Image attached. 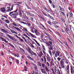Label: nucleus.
I'll return each instance as SVG.
<instances>
[{"mask_svg":"<svg viewBox=\"0 0 74 74\" xmlns=\"http://www.w3.org/2000/svg\"><path fill=\"white\" fill-rule=\"evenodd\" d=\"M71 27H72V26H71V25H69V29H69V31H71Z\"/></svg>","mask_w":74,"mask_h":74,"instance_id":"34","label":"nucleus"},{"mask_svg":"<svg viewBox=\"0 0 74 74\" xmlns=\"http://www.w3.org/2000/svg\"><path fill=\"white\" fill-rule=\"evenodd\" d=\"M27 25L29 27L31 26V25L30 23H28L27 24Z\"/></svg>","mask_w":74,"mask_h":74,"instance_id":"53","label":"nucleus"},{"mask_svg":"<svg viewBox=\"0 0 74 74\" xmlns=\"http://www.w3.org/2000/svg\"><path fill=\"white\" fill-rule=\"evenodd\" d=\"M16 23L18 25V26H20V27H23V26H22L21 24H18L17 23Z\"/></svg>","mask_w":74,"mask_h":74,"instance_id":"46","label":"nucleus"},{"mask_svg":"<svg viewBox=\"0 0 74 74\" xmlns=\"http://www.w3.org/2000/svg\"><path fill=\"white\" fill-rule=\"evenodd\" d=\"M14 27V28L15 29L17 30L20 33H22V30H21L19 29V28L18 27H15L14 26H13Z\"/></svg>","mask_w":74,"mask_h":74,"instance_id":"9","label":"nucleus"},{"mask_svg":"<svg viewBox=\"0 0 74 74\" xmlns=\"http://www.w3.org/2000/svg\"><path fill=\"white\" fill-rule=\"evenodd\" d=\"M57 59L58 60V61L59 62V61L60 60V59H61L60 58V57H58V58H57Z\"/></svg>","mask_w":74,"mask_h":74,"instance_id":"57","label":"nucleus"},{"mask_svg":"<svg viewBox=\"0 0 74 74\" xmlns=\"http://www.w3.org/2000/svg\"><path fill=\"white\" fill-rule=\"evenodd\" d=\"M31 55H32V56L34 55V56L35 57H36L37 56V54L36 53H34L33 51L31 53Z\"/></svg>","mask_w":74,"mask_h":74,"instance_id":"15","label":"nucleus"},{"mask_svg":"<svg viewBox=\"0 0 74 74\" xmlns=\"http://www.w3.org/2000/svg\"><path fill=\"white\" fill-rule=\"evenodd\" d=\"M47 23H48V24L50 25V26H52V23H51V22L49 21H47Z\"/></svg>","mask_w":74,"mask_h":74,"instance_id":"31","label":"nucleus"},{"mask_svg":"<svg viewBox=\"0 0 74 74\" xmlns=\"http://www.w3.org/2000/svg\"><path fill=\"white\" fill-rule=\"evenodd\" d=\"M42 52H43L44 54V55H45V56H46V55H47V53H46V52H45V51H44V50H42Z\"/></svg>","mask_w":74,"mask_h":74,"instance_id":"33","label":"nucleus"},{"mask_svg":"<svg viewBox=\"0 0 74 74\" xmlns=\"http://www.w3.org/2000/svg\"><path fill=\"white\" fill-rule=\"evenodd\" d=\"M13 23H12V24L13 25H14V26H16V27H19V26L17 24H16V23H15L13 21Z\"/></svg>","mask_w":74,"mask_h":74,"instance_id":"17","label":"nucleus"},{"mask_svg":"<svg viewBox=\"0 0 74 74\" xmlns=\"http://www.w3.org/2000/svg\"><path fill=\"white\" fill-rule=\"evenodd\" d=\"M18 12H17L16 13H15L11 15V16H13V17L14 18H16V16H18Z\"/></svg>","mask_w":74,"mask_h":74,"instance_id":"4","label":"nucleus"},{"mask_svg":"<svg viewBox=\"0 0 74 74\" xmlns=\"http://www.w3.org/2000/svg\"><path fill=\"white\" fill-rule=\"evenodd\" d=\"M60 63L61 65L64 64V62H63V60L61 61Z\"/></svg>","mask_w":74,"mask_h":74,"instance_id":"29","label":"nucleus"},{"mask_svg":"<svg viewBox=\"0 0 74 74\" xmlns=\"http://www.w3.org/2000/svg\"><path fill=\"white\" fill-rule=\"evenodd\" d=\"M34 32L36 36H39L41 35V33H40L37 30H34Z\"/></svg>","mask_w":74,"mask_h":74,"instance_id":"6","label":"nucleus"},{"mask_svg":"<svg viewBox=\"0 0 74 74\" xmlns=\"http://www.w3.org/2000/svg\"><path fill=\"white\" fill-rule=\"evenodd\" d=\"M51 70L53 74H56V73L55 72V71L53 70V69H51Z\"/></svg>","mask_w":74,"mask_h":74,"instance_id":"32","label":"nucleus"},{"mask_svg":"<svg viewBox=\"0 0 74 74\" xmlns=\"http://www.w3.org/2000/svg\"><path fill=\"white\" fill-rule=\"evenodd\" d=\"M42 48L44 50V51H45V47H44V46H42Z\"/></svg>","mask_w":74,"mask_h":74,"instance_id":"63","label":"nucleus"},{"mask_svg":"<svg viewBox=\"0 0 74 74\" xmlns=\"http://www.w3.org/2000/svg\"><path fill=\"white\" fill-rule=\"evenodd\" d=\"M22 28H23V29H22V30L23 32H28V31L27 30V28L23 27Z\"/></svg>","mask_w":74,"mask_h":74,"instance_id":"12","label":"nucleus"},{"mask_svg":"<svg viewBox=\"0 0 74 74\" xmlns=\"http://www.w3.org/2000/svg\"><path fill=\"white\" fill-rule=\"evenodd\" d=\"M52 23L54 25H56V24H57V23H58V22L57 21H52Z\"/></svg>","mask_w":74,"mask_h":74,"instance_id":"30","label":"nucleus"},{"mask_svg":"<svg viewBox=\"0 0 74 74\" xmlns=\"http://www.w3.org/2000/svg\"><path fill=\"white\" fill-rule=\"evenodd\" d=\"M25 42H29V40L28 39H25Z\"/></svg>","mask_w":74,"mask_h":74,"instance_id":"64","label":"nucleus"},{"mask_svg":"<svg viewBox=\"0 0 74 74\" xmlns=\"http://www.w3.org/2000/svg\"><path fill=\"white\" fill-rule=\"evenodd\" d=\"M51 19L52 20H53V21H56V20L54 19V18H53V17L52 16H51Z\"/></svg>","mask_w":74,"mask_h":74,"instance_id":"48","label":"nucleus"},{"mask_svg":"<svg viewBox=\"0 0 74 74\" xmlns=\"http://www.w3.org/2000/svg\"><path fill=\"white\" fill-rule=\"evenodd\" d=\"M48 9L49 10V11H50V12H51L53 13V10H52V9H51V8H50V6H49L48 7Z\"/></svg>","mask_w":74,"mask_h":74,"instance_id":"24","label":"nucleus"},{"mask_svg":"<svg viewBox=\"0 0 74 74\" xmlns=\"http://www.w3.org/2000/svg\"><path fill=\"white\" fill-rule=\"evenodd\" d=\"M48 0L49 3H50V4H52V1H51V0Z\"/></svg>","mask_w":74,"mask_h":74,"instance_id":"58","label":"nucleus"},{"mask_svg":"<svg viewBox=\"0 0 74 74\" xmlns=\"http://www.w3.org/2000/svg\"><path fill=\"white\" fill-rule=\"evenodd\" d=\"M45 69L46 71L47 72H49V69L48 68L47 66L45 67Z\"/></svg>","mask_w":74,"mask_h":74,"instance_id":"18","label":"nucleus"},{"mask_svg":"<svg viewBox=\"0 0 74 74\" xmlns=\"http://www.w3.org/2000/svg\"><path fill=\"white\" fill-rule=\"evenodd\" d=\"M54 26L55 27H56V28H57V29H58V27H59V26L56 25H54Z\"/></svg>","mask_w":74,"mask_h":74,"instance_id":"45","label":"nucleus"},{"mask_svg":"<svg viewBox=\"0 0 74 74\" xmlns=\"http://www.w3.org/2000/svg\"><path fill=\"white\" fill-rule=\"evenodd\" d=\"M71 67V68H70V70H71V73L72 74H74V71H73V67L71 66H70Z\"/></svg>","mask_w":74,"mask_h":74,"instance_id":"11","label":"nucleus"},{"mask_svg":"<svg viewBox=\"0 0 74 74\" xmlns=\"http://www.w3.org/2000/svg\"><path fill=\"white\" fill-rule=\"evenodd\" d=\"M61 12V13L60 14V15H61V16H63H63H65L64 12Z\"/></svg>","mask_w":74,"mask_h":74,"instance_id":"22","label":"nucleus"},{"mask_svg":"<svg viewBox=\"0 0 74 74\" xmlns=\"http://www.w3.org/2000/svg\"><path fill=\"white\" fill-rule=\"evenodd\" d=\"M0 10H1V11L3 13H5V11L6 10H5V8H1Z\"/></svg>","mask_w":74,"mask_h":74,"instance_id":"8","label":"nucleus"},{"mask_svg":"<svg viewBox=\"0 0 74 74\" xmlns=\"http://www.w3.org/2000/svg\"><path fill=\"white\" fill-rule=\"evenodd\" d=\"M69 14L70 16H73V13H72V12L70 11L69 12Z\"/></svg>","mask_w":74,"mask_h":74,"instance_id":"37","label":"nucleus"},{"mask_svg":"<svg viewBox=\"0 0 74 74\" xmlns=\"http://www.w3.org/2000/svg\"><path fill=\"white\" fill-rule=\"evenodd\" d=\"M14 56H15V57H17V58H19V54L18 53H16V54H15V55H14Z\"/></svg>","mask_w":74,"mask_h":74,"instance_id":"21","label":"nucleus"},{"mask_svg":"<svg viewBox=\"0 0 74 74\" xmlns=\"http://www.w3.org/2000/svg\"><path fill=\"white\" fill-rule=\"evenodd\" d=\"M46 45L47 47H49L48 48L49 49V53H50L51 56H52V52H51V50L53 49V46H52V42L48 41V42H46ZM50 46V47H49Z\"/></svg>","mask_w":74,"mask_h":74,"instance_id":"1","label":"nucleus"},{"mask_svg":"<svg viewBox=\"0 0 74 74\" xmlns=\"http://www.w3.org/2000/svg\"><path fill=\"white\" fill-rule=\"evenodd\" d=\"M20 41H21V42H24V41L23 40V39H22L21 38V39H20Z\"/></svg>","mask_w":74,"mask_h":74,"instance_id":"51","label":"nucleus"},{"mask_svg":"<svg viewBox=\"0 0 74 74\" xmlns=\"http://www.w3.org/2000/svg\"><path fill=\"white\" fill-rule=\"evenodd\" d=\"M42 73L44 74H47V73L46 72V71L43 69H40Z\"/></svg>","mask_w":74,"mask_h":74,"instance_id":"7","label":"nucleus"},{"mask_svg":"<svg viewBox=\"0 0 74 74\" xmlns=\"http://www.w3.org/2000/svg\"><path fill=\"white\" fill-rule=\"evenodd\" d=\"M0 38L1 39V40H3V41H4V40H5V39L3 38V37H0Z\"/></svg>","mask_w":74,"mask_h":74,"instance_id":"47","label":"nucleus"},{"mask_svg":"<svg viewBox=\"0 0 74 74\" xmlns=\"http://www.w3.org/2000/svg\"><path fill=\"white\" fill-rule=\"evenodd\" d=\"M28 33H29V34L30 35V36L32 37V38H35L36 36L34 35H33V34L31 33L30 32H28Z\"/></svg>","mask_w":74,"mask_h":74,"instance_id":"10","label":"nucleus"},{"mask_svg":"<svg viewBox=\"0 0 74 74\" xmlns=\"http://www.w3.org/2000/svg\"><path fill=\"white\" fill-rule=\"evenodd\" d=\"M38 65L39 66H40V67H41V63H40V62H38Z\"/></svg>","mask_w":74,"mask_h":74,"instance_id":"26","label":"nucleus"},{"mask_svg":"<svg viewBox=\"0 0 74 74\" xmlns=\"http://www.w3.org/2000/svg\"><path fill=\"white\" fill-rule=\"evenodd\" d=\"M16 36V37H17V38H18V39H19V40H20V39L21 38V37H19L18 36H17V35H15Z\"/></svg>","mask_w":74,"mask_h":74,"instance_id":"39","label":"nucleus"},{"mask_svg":"<svg viewBox=\"0 0 74 74\" xmlns=\"http://www.w3.org/2000/svg\"><path fill=\"white\" fill-rule=\"evenodd\" d=\"M55 56L56 58H57L58 56L61 58L62 56V55L61 54L60 56V52L59 51H57L55 54Z\"/></svg>","mask_w":74,"mask_h":74,"instance_id":"3","label":"nucleus"},{"mask_svg":"<svg viewBox=\"0 0 74 74\" xmlns=\"http://www.w3.org/2000/svg\"><path fill=\"white\" fill-rule=\"evenodd\" d=\"M34 29H31V31L32 32V33H34Z\"/></svg>","mask_w":74,"mask_h":74,"instance_id":"62","label":"nucleus"},{"mask_svg":"<svg viewBox=\"0 0 74 74\" xmlns=\"http://www.w3.org/2000/svg\"><path fill=\"white\" fill-rule=\"evenodd\" d=\"M11 10H10V8L9 9H8L7 11L6 12H11Z\"/></svg>","mask_w":74,"mask_h":74,"instance_id":"59","label":"nucleus"},{"mask_svg":"<svg viewBox=\"0 0 74 74\" xmlns=\"http://www.w3.org/2000/svg\"><path fill=\"white\" fill-rule=\"evenodd\" d=\"M34 69L35 71H37V66L36 65V66H35L34 67Z\"/></svg>","mask_w":74,"mask_h":74,"instance_id":"35","label":"nucleus"},{"mask_svg":"<svg viewBox=\"0 0 74 74\" xmlns=\"http://www.w3.org/2000/svg\"><path fill=\"white\" fill-rule=\"evenodd\" d=\"M14 13L13 12H11L9 13V15L11 16V14H14Z\"/></svg>","mask_w":74,"mask_h":74,"instance_id":"44","label":"nucleus"},{"mask_svg":"<svg viewBox=\"0 0 74 74\" xmlns=\"http://www.w3.org/2000/svg\"><path fill=\"white\" fill-rule=\"evenodd\" d=\"M59 8L61 11H63V12H64V11H65V10H64V9L63 8H61V7L60 6H59Z\"/></svg>","mask_w":74,"mask_h":74,"instance_id":"19","label":"nucleus"},{"mask_svg":"<svg viewBox=\"0 0 74 74\" xmlns=\"http://www.w3.org/2000/svg\"><path fill=\"white\" fill-rule=\"evenodd\" d=\"M44 9L46 11H47V12H49V10L47 8H45Z\"/></svg>","mask_w":74,"mask_h":74,"instance_id":"36","label":"nucleus"},{"mask_svg":"<svg viewBox=\"0 0 74 74\" xmlns=\"http://www.w3.org/2000/svg\"><path fill=\"white\" fill-rule=\"evenodd\" d=\"M27 57L29 59H30L31 57L29 56H27Z\"/></svg>","mask_w":74,"mask_h":74,"instance_id":"60","label":"nucleus"},{"mask_svg":"<svg viewBox=\"0 0 74 74\" xmlns=\"http://www.w3.org/2000/svg\"><path fill=\"white\" fill-rule=\"evenodd\" d=\"M61 67H62V69H64V64H63V65H61Z\"/></svg>","mask_w":74,"mask_h":74,"instance_id":"49","label":"nucleus"},{"mask_svg":"<svg viewBox=\"0 0 74 74\" xmlns=\"http://www.w3.org/2000/svg\"><path fill=\"white\" fill-rule=\"evenodd\" d=\"M11 32H12V33H14V32H15V31L13 30H10Z\"/></svg>","mask_w":74,"mask_h":74,"instance_id":"52","label":"nucleus"},{"mask_svg":"<svg viewBox=\"0 0 74 74\" xmlns=\"http://www.w3.org/2000/svg\"><path fill=\"white\" fill-rule=\"evenodd\" d=\"M19 15L20 17L21 18H23L24 17V15H22V13L21 12L20 13Z\"/></svg>","mask_w":74,"mask_h":74,"instance_id":"23","label":"nucleus"},{"mask_svg":"<svg viewBox=\"0 0 74 74\" xmlns=\"http://www.w3.org/2000/svg\"><path fill=\"white\" fill-rule=\"evenodd\" d=\"M14 7V5H12V7L11 8L10 11H11L12 10H13V7Z\"/></svg>","mask_w":74,"mask_h":74,"instance_id":"42","label":"nucleus"},{"mask_svg":"<svg viewBox=\"0 0 74 74\" xmlns=\"http://www.w3.org/2000/svg\"><path fill=\"white\" fill-rule=\"evenodd\" d=\"M54 71L55 72V73H57V74H58V70H57V69H54Z\"/></svg>","mask_w":74,"mask_h":74,"instance_id":"41","label":"nucleus"},{"mask_svg":"<svg viewBox=\"0 0 74 74\" xmlns=\"http://www.w3.org/2000/svg\"><path fill=\"white\" fill-rule=\"evenodd\" d=\"M20 50H21V52H25V50H24L23 49L20 48Z\"/></svg>","mask_w":74,"mask_h":74,"instance_id":"28","label":"nucleus"},{"mask_svg":"<svg viewBox=\"0 0 74 74\" xmlns=\"http://www.w3.org/2000/svg\"><path fill=\"white\" fill-rule=\"evenodd\" d=\"M42 19V20H43V21H46V20H45V18H43V17H42L41 18Z\"/></svg>","mask_w":74,"mask_h":74,"instance_id":"55","label":"nucleus"},{"mask_svg":"<svg viewBox=\"0 0 74 74\" xmlns=\"http://www.w3.org/2000/svg\"><path fill=\"white\" fill-rule=\"evenodd\" d=\"M27 49L28 50V52H29L30 54H31L33 52L32 50V49H30L29 47H28L27 48Z\"/></svg>","mask_w":74,"mask_h":74,"instance_id":"13","label":"nucleus"},{"mask_svg":"<svg viewBox=\"0 0 74 74\" xmlns=\"http://www.w3.org/2000/svg\"><path fill=\"white\" fill-rule=\"evenodd\" d=\"M30 46L32 48H34V46L32 43L30 44Z\"/></svg>","mask_w":74,"mask_h":74,"instance_id":"38","label":"nucleus"},{"mask_svg":"<svg viewBox=\"0 0 74 74\" xmlns=\"http://www.w3.org/2000/svg\"><path fill=\"white\" fill-rule=\"evenodd\" d=\"M1 30L3 32H4V33H9L8 31L5 30L4 29H1Z\"/></svg>","mask_w":74,"mask_h":74,"instance_id":"16","label":"nucleus"},{"mask_svg":"<svg viewBox=\"0 0 74 74\" xmlns=\"http://www.w3.org/2000/svg\"><path fill=\"white\" fill-rule=\"evenodd\" d=\"M55 52H56V51L55 50L53 51L52 52V53L53 55H55Z\"/></svg>","mask_w":74,"mask_h":74,"instance_id":"43","label":"nucleus"},{"mask_svg":"<svg viewBox=\"0 0 74 74\" xmlns=\"http://www.w3.org/2000/svg\"><path fill=\"white\" fill-rule=\"evenodd\" d=\"M18 9H17L16 10H15L14 11H13V12L14 13H16L18 12Z\"/></svg>","mask_w":74,"mask_h":74,"instance_id":"40","label":"nucleus"},{"mask_svg":"<svg viewBox=\"0 0 74 74\" xmlns=\"http://www.w3.org/2000/svg\"><path fill=\"white\" fill-rule=\"evenodd\" d=\"M5 21L7 23H10V21L8 19L5 20Z\"/></svg>","mask_w":74,"mask_h":74,"instance_id":"20","label":"nucleus"},{"mask_svg":"<svg viewBox=\"0 0 74 74\" xmlns=\"http://www.w3.org/2000/svg\"><path fill=\"white\" fill-rule=\"evenodd\" d=\"M47 61H48V62H49L51 61L50 58H49V57H47Z\"/></svg>","mask_w":74,"mask_h":74,"instance_id":"27","label":"nucleus"},{"mask_svg":"<svg viewBox=\"0 0 74 74\" xmlns=\"http://www.w3.org/2000/svg\"><path fill=\"white\" fill-rule=\"evenodd\" d=\"M46 64L47 67H49L50 65L49 64V63L48 62H47Z\"/></svg>","mask_w":74,"mask_h":74,"instance_id":"25","label":"nucleus"},{"mask_svg":"<svg viewBox=\"0 0 74 74\" xmlns=\"http://www.w3.org/2000/svg\"><path fill=\"white\" fill-rule=\"evenodd\" d=\"M16 62L18 64H19V61L18 60H16Z\"/></svg>","mask_w":74,"mask_h":74,"instance_id":"56","label":"nucleus"},{"mask_svg":"<svg viewBox=\"0 0 74 74\" xmlns=\"http://www.w3.org/2000/svg\"><path fill=\"white\" fill-rule=\"evenodd\" d=\"M67 70H70V69L69 68V65H68L67 67H66Z\"/></svg>","mask_w":74,"mask_h":74,"instance_id":"50","label":"nucleus"},{"mask_svg":"<svg viewBox=\"0 0 74 74\" xmlns=\"http://www.w3.org/2000/svg\"><path fill=\"white\" fill-rule=\"evenodd\" d=\"M7 36H8L10 39H11V40H12L13 41H15V38L14 37L11 36L10 35L8 34L7 35Z\"/></svg>","mask_w":74,"mask_h":74,"instance_id":"5","label":"nucleus"},{"mask_svg":"<svg viewBox=\"0 0 74 74\" xmlns=\"http://www.w3.org/2000/svg\"><path fill=\"white\" fill-rule=\"evenodd\" d=\"M62 60H64V62H65V60H66V58H63L62 59Z\"/></svg>","mask_w":74,"mask_h":74,"instance_id":"61","label":"nucleus"},{"mask_svg":"<svg viewBox=\"0 0 74 74\" xmlns=\"http://www.w3.org/2000/svg\"><path fill=\"white\" fill-rule=\"evenodd\" d=\"M44 54H43L42 52V51H40L39 53L38 56H39V57H40V58H41V57H42V56Z\"/></svg>","mask_w":74,"mask_h":74,"instance_id":"14","label":"nucleus"},{"mask_svg":"<svg viewBox=\"0 0 74 74\" xmlns=\"http://www.w3.org/2000/svg\"><path fill=\"white\" fill-rule=\"evenodd\" d=\"M42 58H43L44 59V63L41 64V66L43 68H45L46 67H47V66L45 64H46V63L47 62V59L46 58V57L45 56H44L43 57H42Z\"/></svg>","mask_w":74,"mask_h":74,"instance_id":"2","label":"nucleus"},{"mask_svg":"<svg viewBox=\"0 0 74 74\" xmlns=\"http://www.w3.org/2000/svg\"><path fill=\"white\" fill-rule=\"evenodd\" d=\"M65 31L67 33H68V32H69V29L67 28H66V30H65Z\"/></svg>","mask_w":74,"mask_h":74,"instance_id":"54","label":"nucleus"}]
</instances>
